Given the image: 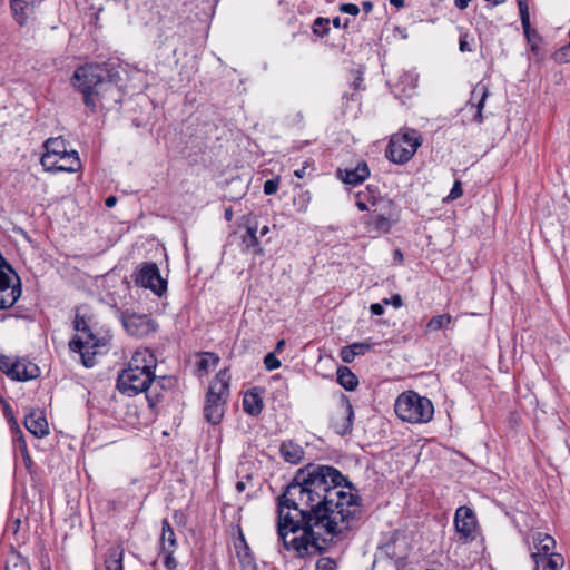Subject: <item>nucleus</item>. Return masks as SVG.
<instances>
[{"label": "nucleus", "instance_id": "nucleus-62", "mask_svg": "<svg viewBox=\"0 0 570 570\" xmlns=\"http://www.w3.org/2000/svg\"><path fill=\"white\" fill-rule=\"evenodd\" d=\"M224 216L227 222H230L233 219V209L230 207L226 208Z\"/></svg>", "mask_w": 570, "mask_h": 570}, {"label": "nucleus", "instance_id": "nucleus-61", "mask_svg": "<svg viewBox=\"0 0 570 570\" xmlns=\"http://www.w3.org/2000/svg\"><path fill=\"white\" fill-rule=\"evenodd\" d=\"M393 257L395 261H397L399 263H401L403 261V254L400 249H395L394 253H393Z\"/></svg>", "mask_w": 570, "mask_h": 570}, {"label": "nucleus", "instance_id": "nucleus-60", "mask_svg": "<svg viewBox=\"0 0 570 570\" xmlns=\"http://www.w3.org/2000/svg\"><path fill=\"white\" fill-rule=\"evenodd\" d=\"M390 3L397 9L404 7V0H390Z\"/></svg>", "mask_w": 570, "mask_h": 570}, {"label": "nucleus", "instance_id": "nucleus-37", "mask_svg": "<svg viewBox=\"0 0 570 570\" xmlns=\"http://www.w3.org/2000/svg\"><path fill=\"white\" fill-rule=\"evenodd\" d=\"M330 20L327 18L318 17L313 23V32L318 37H324L330 31Z\"/></svg>", "mask_w": 570, "mask_h": 570}, {"label": "nucleus", "instance_id": "nucleus-9", "mask_svg": "<svg viewBox=\"0 0 570 570\" xmlns=\"http://www.w3.org/2000/svg\"><path fill=\"white\" fill-rule=\"evenodd\" d=\"M394 206H384L382 208L372 209V212L362 217V224L366 233L371 237H377L386 234L393 226L392 209Z\"/></svg>", "mask_w": 570, "mask_h": 570}, {"label": "nucleus", "instance_id": "nucleus-7", "mask_svg": "<svg viewBox=\"0 0 570 570\" xmlns=\"http://www.w3.org/2000/svg\"><path fill=\"white\" fill-rule=\"evenodd\" d=\"M421 145V134L416 129L403 127L391 136L385 156L390 161L403 165L412 159Z\"/></svg>", "mask_w": 570, "mask_h": 570}, {"label": "nucleus", "instance_id": "nucleus-41", "mask_svg": "<svg viewBox=\"0 0 570 570\" xmlns=\"http://www.w3.org/2000/svg\"><path fill=\"white\" fill-rule=\"evenodd\" d=\"M396 534L394 533L387 542L380 546V548L385 552L387 557L391 559L400 558L395 552V543H396Z\"/></svg>", "mask_w": 570, "mask_h": 570}, {"label": "nucleus", "instance_id": "nucleus-32", "mask_svg": "<svg viewBox=\"0 0 570 570\" xmlns=\"http://www.w3.org/2000/svg\"><path fill=\"white\" fill-rule=\"evenodd\" d=\"M257 226H247L246 233L243 236L242 243L246 249L254 248L256 253H261V247L257 237Z\"/></svg>", "mask_w": 570, "mask_h": 570}, {"label": "nucleus", "instance_id": "nucleus-21", "mask_svg": "<svg viewBox=\"0 0 570 570\" xmlns=\"http://www.w3.org/2000/svg\"><path fill=\"white\" fill-rule=\"evenodd\" d=\"M489 96V89L488 86L483 82L476 83V86L473 88L471 92V98L468 102V106L471 109H475V115L473 117V120L481 124L483 121L482 110L484 107V102Z\"/></svg>", "mask_w": 570, "mask_h": 570}, {"label": "nucleus", "instance_id": "nucleus-24", "mask_svg": "<svg viewBox=\"0 0 570 570\" xmlns=\"http://www.w3.org/2000/svg\"><path fill=\"white\" fill-rule=\"evenodd\" d=\"M279 452L282 458L291 464H298L304 458L303 448L292 440L284 441L281 444Z\"/></svg>", "mask_w": 570, "mask_h": 570}, {"label": "nucleus", "instance_id": "nucleus-10", "mask_svg": "<svg viewBox=\"0 0 570 570\" xmlns=\"http://www.w3.org/2000/svg\"><path fill=\"white\" fill-rule=\"evenodd\" d=\"M354 421V410L351 401L345 394H342L335 411L331 416V428L341 436L352 432Z\"/></svg>", "mask_w": 570, "mask_h": 570}, {"label": "nucleus", "instance_id": "nucleus-20", "mask_svg": "<svg viewBox=\"0 0 570 570\" xmlns=\"http://www.w3.org/2000/svg\"><path fill=\"white\" fill-rule=\"evenodd\" d=\"M40 371L37 364L26 358H16L9 379L12 381H30L38 377Z\"/></svg>", "mask_w": 570, "mask_h": 570}, {"label": "nucleus", "instance_id": "nucleus-8", "mask_svg": "<svg viewBox=\"0 0 570 570\" xmlns=\"http://www.w3.org/2000/svg\"><path fill=\"white\" fill-rule=\"evenodd\" d=\"M20 296V278L0 253V309L13 306Z\"/></svg>", "mask_w": 570, "mask_h": 570}, {"label": "nucleus", "instance_id": "nucleus-6", "mask_svg": "<svg viewBox=\"0 0 570 570\" xmlns=\"http://www.w3.org/2000/svg\"><path fill=\"white\" fill-rule=\"evenodd\" d=\"M394 410L402 421L412 424L428 423L434 414L431 400L421 394H399Z\"/></svg>", "mask_w": 570, "mask_h": 570}, {"label": "nucleus", "instance_id": "nucleus-58", "mask_svg": "<svg viewBox=\"0 0 570 570\" xmlns=\"http://www.w3.org/2000/svg\"><path fill=\"white\" fill-rule=\"evenodd\" d=\"M362 9L365 13H370L373 10V3L371 1L362 2Z\"/></svg>", "mask_w": 570, "mask_h": 570}, {"label": "nucleus", "instance_id": "nucleus-64", "mask_svg": "<svg viewBox=\"0 0 570 570\" xmlns=\"http://www.w3.org/2000/svg\"><path fill=\"white\" fill-rule=\"evenodd\" d=\"M245 488H246V483H245L244 481H238V482L236 483V490H237L238 492H243V491L245 490Z\"/></svg>", "mask_w": 570, "mask_h": 570}, {"label": "nucleus", "instance_id": "nucleus-34", "mask_svg": "<svg viewBox=\"0 0 570 570\" xmlns=\"http://www.w3.org/2000/svg\"><path fill=\"white\" fill-rule=\"evenodd\" d=\"M524 36L528 40V43L530 45L531 51L535 55H540V48L539 43L541 41V37L538 35V32L534 29H531L530 23L528 24L527 29H523Z\"/></svg>", "mask_w": 570, "mask_h": 570}, {"label": "nucleus", "instance_id": "nucleus-19", "mask_svg": "<svg viewBox=\"0 0 570 570\" xmlns=\"http://www.w3.org/2000/svg\"><path fill=\"white\" fill-rule=\"evenodd\" d=\"M337 177L347 185H360L370 176V168L366 161H360L354 168L338 169Z\"/></svg>", "mask_w": 570, "mask_h": 570}, {"label": "nucleus", "instance_id": "nucleus-59", "mask_svg": "<svg viewBox=\"0 0 570 570\" xmlns=\"http://www.w3.org/2000/svg\"><path fill=\"white\" fill-rule=\"evenodd\" d=\"M116 203H117V198H116L115 196H109V197H107V198H106V200H105V205H106L107 207H109V208H110V207H114V206L116 205Z\"/></svg>", "mask_w": 570, "mask_h": 570}, {"label": "nucleus", "instance_id": "nucleus-29", "mask_svg": "<svg viewBox=\"0 0 570 570\" xmlns=\"http://www.w3.org/2000/svg\"><path fill=\"white\" fill-rule=\"evenodd\" d=\"M243 395V410L252 416H258L264 409V403L261 397V394Z\"/></svg>", "mask_w": 570, "mask_h": 570}, {"label": "nucleus", "instance_id": "nucleus-53", "mask_svg": "<svg viewBox=\"0 0 570 570\" xmlns=\"http://www.w3.org/2000/svg\"><path fill=\"white\" fill-rule=\"evenodd\" d=\"M383 304H392L395 308H400L403 305V299L400 294H395L391 298H384Z\"/></svg>", "mask_w": 570, "mask_h": 570}, {"label": "nucleus", "instance_id": "nucleus-56", "mask_svg": "<svg viewBox=\"0 0 570 570\" xmlns=\"http://www.w3.org/2000/svg\"><path fill=\"white\" fill-rule=\"evenodd\" d=\"M370 311L373 315L380 316L384 313V307L380 303H374L370 306Z\"/></svg>", "mask_w": 570, "mask_h": 570}, {"label": "nucleus", "instance_id": "nucleus-31", "mask_svg": "<svg viewBox=\"0 0 570 570\" xmlns=\"http://www.w3.org/2000/svg\"><path fill=\"white\" fill-rule=\"evenodd\" d=\"M337 382L346 391H353L358 384L356 375L348 367L337 370Z\"/></svg>", "mask_w": 570, "mask_h": 570}, {"label": "nucleus", "instance_id": "nucleus-18", "mask_svg": "<svg viewBox=\"0 0 570 570\" xmlns=\"http://www.w3.org/2000/svg\"><path fill=\"white\" fill-rule=\"evenodd\" d=\"M234 548L242 570H258L255 557L240 528H238V537L234 541Z\"/></svg>", "mask_w": 570, "mask_h": 570}, {"label": "nucleus", "instance_id": "nucleus-28", "mask_svg": "<svg viewBox=\"0 0 570 570\" xmlns=\"http://www.w3.org/2000/svg\"><path fill=\"white\" fill-rule=\"evenodd\" d=\"M105 570H124V548L120 544L107 550Z\"/></svg>", "mask_w": 570, "mask_h": 570}, {"label": "nucleus", "instance_id": "nucleus-4", "mask_svg": "<svg viewBox=\"0 0 570 570\" xmlns=\"http://www.w3.org/2000/svg\"><path fill=\"white\" fill-rule=\"evenodd\" d=\"M71 82L83 96L85 106L96 112L101 96L114 88L105 65L89 63L76 69Z\"/></svg>", "mask_w": 570, "mask_h": 570}, {"label": "nucleus", "instance_id": "nucleus-25", "mask_svg": "<svg viewBox=\"0 0 570 570\" xmlns=\"http://www.w3.org/2000/svg\"><path fill=\"white\" fill-rule=\"evenodd\" d=\"M80 159L76 150L67 151L57 164V167H52L48 171H66L76 173L80 168Z\"/></svg>", "mask_w": 570, "mask_h": 570}, {"label": "nucleus", "instance_id": "nucleus-50", "mask_svg": "<svg viewBox=\"0 0 570 570\" xmlns=\"http://www.w3.org/2000/svg\"><path fill=\"white\" fill-rule=\"evenodd\" d=\"M340 355L345 363H352L356 357L350 345L342 347Z\"/></svg>", "mask_w": 570, "mask_h": 570}, {"label": "nucleus", "instance_id": "nucleus-22", "mask_svg": "<svg viewBox=\"0 0 570 570\" xmlns=\"http://www.w3.org/2000/svg\"><path fill=\"white\" fill-rule=\"evenodd\" d=\"M532 541L535 551L531 552V557L558 554L554 552L556 540L551 535L542 532H535L532 534Z\"/></svg>", "mask_w": 570, "mask_h": 570}, {"label": "nucleus", "instance_id": "nucleus-40", "mask_svg": "<svg viewBox=\"0 0 570 570\" xmlns=\"http://www.w3.org/2000/svg\"><path fill=\"white\" fill-rule=\"evenodd\" d=\"M176 550H159V556L164 557V566L167 570H176L177 561L174 557Z\"/></svg>", "mask_w": 570, "mask_h": 570}, {"label": "nucleus", "instance_id": "nucleus-44", "mask_svg": "<svg viewBox=\"0 0 570 570\" xmlns=\"http://www.w3.org/2000/svg\"><path fill=\"white\" fill-rule=\"evenodd\" d=\"M16 358H11L7 355H0V371L3 372L8 377L11 375Z\"/></svg>", "mask_w": 570, "mask_h": 570}, {"label": "nucleus", "instance_id": "nucleus-33", "mask_svg": "<svg viewBox=\"0 0 570 570\" xmlns=\"http://www.w3.org/2000/svg\"><path fill=\"white\" fill-rule=\"evenodd\" d=\"M230 375L227 370H222L216 374L215 381L209 387L208 392H226L229 389Z\"/></svg>", "mask_w": 570, "mask_h": 570}, {"label": "nucleus", "instance_id": "nucleus-14", "mask_svg": "<svg viewBox=\"0 0 570 570\" xmlns=\"http://www.w3.org/2000/svg\"><path fill=\"white\" fill-rule=\"evenodd\" d=\"M454 527L464 540H474L476 537L478 521L474 512L469 507L458 508L454 517Z\"/></svg>", "mask_w": 570, "mask_h": 570}, {"label": "nucleus", "instance_id": "nucleus-46", "mask_svg": "<svg viewBox=\"0 0 570 570\" xmlns=\"http://www.w3.org/2000/svg\"><path fill=\"white\" fill-rule=\"evenodd\" d=\"M264 365L268 371H273L281 366V361L275 356L274 352H271L265 355Z\"/></svg>", "mask_w": 570, "mask_h": 570}, {"label": "nucleus", "instance_id": "nucleus-1", "mask_svg": "<svg viewBox=\"0 0 570 570\" xmlns=\"http://www.w3.org/2000/svg\"><path fill=\"white\" fill-rule=\"evenodd\" d=\"M354 484L331 465L307 464L277 497V534L299 558L323 554L327 540L314 529L340 535L361 519L362 500Z\"/></svg>", "mask_w": 570, "mask_h": 570}, {"label": "nucleus", "instance_id": "nucleus-30", "mask_svg": "<svg viewBox=\"0 0 570 570\" xmlns=\"http://www.w3.org/2000/svg\"><path fill=\"white\" fill-rule=\"evenodd\" d=\"M90 397L87 400V404L89 407H97L101 412H107L104 410V406H114L115 400H118L116 397V394H89Z\"/></svg>", "mask_w": 570, "mask_h": 570}, {"label": "nucleus", "instance_id": "nucleus-12", "mask_svg": "<svg viewBox=\"0 0 570 570\" xmlns=\"http://www.w3.org/2000/svg\"><path fill=\"white\" fill-rule=\"evenodd\" d=\"M121 322L128 334L145 337L157 330V324L148 316L135 313H122Z\"/></svg>", "mask_w": 570, "mask_h": 570}, {"label": "nucleus", "instance_id": "nucleus-11", "mask_svg": "<svg viewBox=\"0 0 570 570\" xmlns=\"http://www.w3.org/2000/svg\"><path fill=\"white\" fill-rule=\"evenodd\" d=\"M132 277L136 285L149 288L159 296L166 291V281L160 276L159 268L155 263H145Z\"/></svg>", "mask_w": 570, "mask_h": 570}, {"label": "nucleus", "instance_id": "nucleus-43", "mask_svg": "<svg viewBox=\"0 0 570 570\" xmlns=\"http://www.w3.org/2000/svg\"><path fill=\"white\" fill-rule=\"evenodd\" d=\"M553 57L558 63L570 62V45L561 47L559 50L554 52Z\"/></svg>", "mask_w": 570, "mask_h": 570}, {"label": "nucleus", "instance_id": "nucleus-2", "mask_svg": "<svg viewBox=\"0 0 570 570\" xmlns=\"http://www.w3.org/2000/svg\"><path fill=\"white\" fill-rule=\"evenodd\" d=\"M160 399L161 394H121L114 406H104V410L132 428L147 426L156 420Z\"/></svg>", "mask_w": 570, "mask_h": 570}, {"label": "nucleus", "instance_id": "nucleus-16", "mask_svg": "<svg viewBox=\"0 0 570 570\" xmlns=\"http://www.w3.org/2000/svg\"><path fill=\"white\" fill-rule=\"evenodd\" d=\"M42 2L43 0H10L13 19L19 26H26Z\"/></svg>", "mask_w": 570, "mask_h": 570}, {"label": "nucleus", "instance_id": "nucleus-52", "mask_svg": "<svg viewBox=\"0 0 570 570\" xmlns=\"http://www.w3.org/2000/svg\"><path fill=\"white\" fill-rule=\"evenodd\" d=\"M462 195H463V189L461 186V181L456 180L453 184V187L451 188L450 194L448 195V199L454 200V199H458L459 197H461Z\"/></svg>", "mask_w": 570, "mask_h": 570}, {"label": "nucleus", "instance_id": "nucleus-48", "mask_svg": "<svg viewBox=\"0 0 570 570\" xmlns=\"http://www.w3.org/2000/svg\"><path fill=\"white\" fill-rule=\"evenodd\" d=\"M350 346L354 351V354L356 356H358V355H364L366 352H368L371 350L372 345L368 343H365V342H357V343L351 344Z\"/></svg>", "mask_w": 570, "mask_h": 570}, {"label": "nucleus", "instance_id": "nucleus-54", "mask_svg": "<svg viewBox=\"0 0 570 570\" xmlns=\"http://www.w3.org/2000/svg\"><path fill=\"white\" fill-rule=\"evenodd\" d=\"M13 430V439L18 442V445H19V450L22 449V444H27L26 443V440H24V436H23V433L22 431L20 430L19 426L12 429Z\"/></svg>", "mask_w": 570, "mask_h": 570}, {"label": "nucleus", "instance_id": "nucleus-63", "mask_svg": "<svg viewBox=\"0 0 570 570\" xmlns=\"http://www.w3.org/2000/svg\"><path fill=\"white\" fill-rule=\"evenodd\" d=\"M306 166H303L302 168L294 171V175L298 178H303L305 175Z\"/></svg>", "mask_w": 570, "mask_h": 570}, {"label": "nucleus", "instance_id": "nucleus-57", "mask_svg": "<svg viewBox=\"0 0 570 570\" xmlns=\"http://www.w3.org/2000/svg\"><path fill=\"white\" fill-rule=\"evenodd\" d=\"M471 0H454V6L459 10H464L469 7Z\"/></svg>", "mask_w": 570, "mask_h": 570}, {"label": "nucleus", "instance_id": "nucleus-3", "mask_svg": "<svg viewBox=\"0 0 570 570\" xmlns=\"http://www.w3.org/2000/svg\"><path fill=\"white\" fill-rule=\"evenodd\" d=\"M75 328L77 335L69 343L70 350L80 354L86 367H92L96 364V356L108 352L111 335L108 331L95 328L78 313L75 317Z\"/></svg>", "mask_w": 570, "mask_h": 570}, {"label": "nucleus", "instance_id": "nucleus-49", "mask_svg": "<svg viewBox=\"0 0 570 570\" xmlns=\"http://www.w3.org/2000/svg\"><path fill=\"white\" fill-rule=\"evenodd\" d=\"M279 180L278 179H268L264 184V193L266 195H274L278 190Z\"/></svg>", "mask_w": 570, "mask_h": 570}, {"label": "nucleus", "instance_id": "nucleus-27", "mask_svg": "<svg viewBox=\"0 0 570 570\" xmlns=\"http://www.w3.org/2000/svg\"><path fill=\"white\" fill-rule=\"evenodd\" d=\"M177 539L173 527L167 519L161 521V534L159 538V550H176Z\"/></svg>", "mask_w": 570, "mask_h": 570}, {"label": "nucleus", "instance_id": "nucleus-42", "mask_svg": "<svg viewBox=\"0 0 570 570\" xmlns=\"http://www.w3.org/2000/svg\"><path fill=\"white\" fill-rule=\"evenodd\" d=\"M472 42H473V38H471L468 32H462L460 35V39H459V50L461 52L473 51Z\"/></svg>", "mask_w": 570, "mask_h": 570}, {"label": "nucleus", "instance_id": "nucleus-38", "mask_svg": "<svg viewBox=\"0 0 570 570\" xmlns=\"http://www.w3.org/2000/svg\"><path fill=\"white\" fill-rule=\"evenodd\" d=\"M6 570H31V568L28 560L17 552L14 560L11 563H7Z\"/></svg>", "mask_w": 570, "mask_h": 570}, {"label": "nucleus", "instance_id": "nucleus-45", "mask_svg": "<svg viewBox=\"0 0 570 570\" xmlns=\"http://www.w3.org/2000/svg\"><path fill=\"white\" fill-rule=\"evenodd\" d=\"M518 4H519L522 28L527 29L528 24L530 23L528 4L525 3L524 0H520Z\"/></svg>", "mask_w": 570, "mask_h": 570}, {"label": "nucleus", "instance_id": "nucleus-55", "mask_svg": "<svg viewBox=\"0 0 570 570\" xmlns=\"http://www.w3.org/2000/svg\"><path fill=\"white\" fill-rule=\"evenodd\" d=\"M298 200L301 203V207L299 209L305 212L306 208H307V204L309 203L311 200V196H309V193L308 191H305V193H302L299 196H298Z\"/></svg>", "mask_w": 570, "mask_h": 570}, {"label": "nucleus", "instance_id": "nucleus-26", "mask_svg": "<svg viewBox=\"0 0 570 570\" xmlns=\"http://www.w3.org/2000/svg\"><path fill=\"white\" fill-rule=\"evenodd\" d=\"M531 558L534 562V570H560L564 564V558L561 553Z\"/></svg>", "mask_w": 570, "mask_h": 570}, {"label": "nucleus", "instance_id": "nucleus-51", "mask_svg": "<svg viewBox=\"0 0 570 570\" xmlns=\"http://www.w3.org/2000/svg\"><path fill=\"white\" fill-rule=\"evenodd\" d=\"M338 9L342 13L351 16H357L360 13V8L354 3H342Z\"/></svg>", "mask_w": 570, "mask_h": 570}, {"label": "nucleus", "instance_id": "nucleus-23", "mask_svg": "<svg viewBox=\"0 0 570 570\" xmlns=\"http://www.w3.org/2000/svg\"><path fill=\"white\" fill-rule=\"evenodd\" d=\"M26 429L37 438H43L49 433L46 419L36 413H30L24 417Z\"/></svg>", "mask_w": 570, "mask_h": 570}, {"label": "nucleus", "instance_id": "nucleus-5", "mask_svg": "<svg viewBox=\"0 0 570 570\" xmlns=\"http://www.w3.org/2000/svg\"><path fill=\"white\" fill-rule=\"evenodd\" d=\"M153 357L147 351H137L126 370L117 380V387L120 392H148L155 381L151 362H146V356Z\"/></svg>", "mask_w": 570, "mask_h": 570}, {"label": "nucleus", "instance_id": "nucleus-39", "mask_svg": "<svg viewBox=\"0 0 570 570\" xmlns=\"http://www.w3.org/2000/svg\"><path fill=\"white\" fill-rule=\"evenodd\" d=\"M315 570H338V564L331 557H322L316 561Z\"/></svg>", "mask_w": 570, "mask_h": 570}, {"label": "nucleus", "instance_id": "nucleus-15", "mask_svg": "<svg viewBox=\"0 0 570 570\" xmlns=\"http://www.w3.org/2000/svg\"><path fill=\"white\" fill-rule=\"evenodd\" d=\"M46 153L41 156L40 163L46 170L57 167L59 158L68 150L66 140L62 137L49 138L45 142Z\"/></svg>", "mask_w": 570, "mask_h": 570}, {"label": "nucleus", "instance_id": "nucleus-13", "mask_svg": "<svg viewBox=\"0 0 570 570\" xmlns=\"http://www.w3.org/2000/svg\"><path fill=\"white\" fill-rule=\"evenodd\" d=\"M355 205L361 212H372V209L382 208L384 206H394V203L381 196L376 186L367 185L364 190L355 195Z\"/></svg>", "mask_w": 570, "mask_h": 570}, {"label": "nucleus", "instance_id": "nucleus-17", "mask_svg": "<svg viewBox=\"0 0 570 570\" xmlns=\"http://www.w3.org/2000/svg\"><path fill=\"white\" fill-rule=\"evenodd\" d=\"M225 406L226 400L223 399V394H206L204 405L205 420L213 425L220 423L225 414Z\"/></svg>", "mask_w": 570, "mask_h": 570}, {"label": "nucleus", "instance_id": "nucleus-35", "mask_svg": "<svg viewBox=\"0 0 570 570\" xmlns=\"http://www.w3.org/2000/svg\"><path fill=\"white\" fill-rule=\"evenodd\" d=\"M451 322V316L449 314H442V315H436V316H433L429 322H428V328L430 331H439L445 326H448Z\"/></svg>", "mask_w": 570, "mask_h": 570}, {"label": "nucleus", "instance_id": "nucleus-36", "mask_svg": "<svg viewBox=\"0 0 570 570\" xmlns=\"http://www.w3.org/2000/svg\"><path fill=\"white\" fill-rule=\"evenodd\" d=\"M219 358L213 353L204 354L197 362V368L199 372H207L210 366H215Z\"/></svg>", "mask_w": 570, "mask_h": 570}, {"label": "nucleus", "instance_id": "nucleus-47", "mask_svg": "<svg viewBox=\"0 0 570 570\" xmlns=\"http://www.w3.org/2000/svg\"><path fill=\"white\" fill-rule=\"evenodd\" d=\"M175 380L171 376H159L157 380L153 383H155L156 387H159L160 390L171 389Z\"/></svg>", "mask_w": 570, "mask_h": 570}]
</instances>
